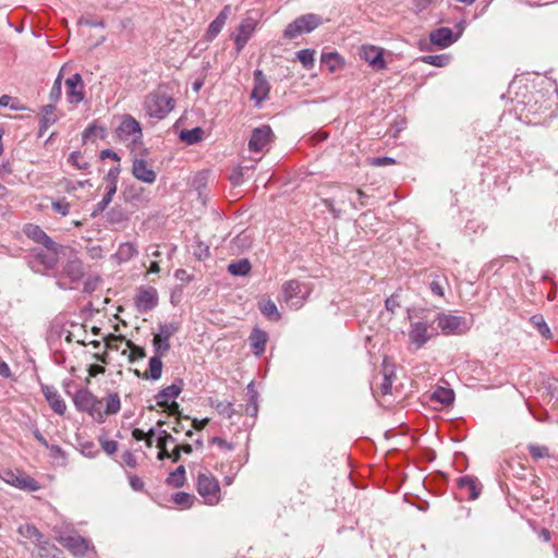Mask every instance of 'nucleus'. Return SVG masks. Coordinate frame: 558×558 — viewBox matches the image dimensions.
Listing matches in <instances>:
<instances>
[{"label": "nucleus", "instance_id": "nucleus-10", "mask_svg": "<svg viewBox=\"0 0 558 558\" xmlns=\"http://www.w3.org/2000/svg\"><path fill=\"white\" fill-rule=\"evenodd\" d=\"M117 135L121 141L125 143H138L143 136L140 122L132 116H124L117 129Z\"/></svg>", "mask_w": 558, "mask_h": 558}, {"label": "nucleus", "instance_id": "nucleus-23", "mask_svg": "<svg viewBox=\"0 0 558 558\" xmlns=\"http://www.w3.org/2000/svg\"><path fill=\"white\" fill-rule=\"evenodd\" d=\"M429 40L432 44L440 47V48H447L451 46L456 40L457 37L453 36V33L448 27H440L435 31H433L429 34Z\"/></svg>", "mask_w": 558, "mask_h": 558}, {"label": "nucleus", "instance_id": "nucleus-36", "mask_svg": "<svg viewBox=\"0 0 558 558\" xmlns=\"http://www.w3.org/2000/svg\"><path fill=\"white\" fill-rule=\"evenodd\" d=\"M126 349L122 350V354L125 355L126 351L129 350V361L131 363H134L138 360H143L146 356L145 349L142 347L136 345L131 340L125 341Z\"/></svg>", "mask_w": 558, "mask_h": 558}, {"label": "nucleus", "instance_id": "nucleus-21", "mask_svg": "<svg viewBox=\"0 0 558 558\" xmlns=\"http://www.w3.org/2000/svg\"><path fill=\"white\" fill-rule=\"evenodd\" d=\"M132 173L137 180H141L145 183H154L157 178L156 172L144 159H135L133 161Z\"/></svg>", "mask_w": 558, "mask_h": 558}, {"label": "nucleus", "instance_id": "nucleus-54", "mask_svg": "<svg viewBox=\"0 0 558 558\" xmlns=\"http://www.w3.org/2000/svg\"><path fill=\"white\" fill-rule=\"evenodd\" d=\"M223 25V23L215 19L208 26L206 34L207 39L213 40L215 37H217L218 34L221 32Z\"/></svg>", "mask_w": 558, "mask_h": 558}, {"label": "nucleus", "instance_id": "nucleus-62", "mask_svg": "<svg viewBox=\"0 0 558 558\" xmlns=\"http://www.w3.org/2000/svg\"><path fill=\"white\" fill-rule=\"evenodd\" d=\"M210 442L216 445L217 447H219L221 450H232L233 449V445L228 442L226 439L223 438H220V437H213L210 439Z\"/></svg>", "mask_w": 558, "mask_h": 558}, {"label": "nucleus", "instance_id": "nucleus-9", "mask_svg": "<svg viewBox=\"0 0 558 558\" xmlns=\"http://www.w3.org/2000/svg\"><path fill=\"white\" fill-rule=\"evenodd\" d=\"M0 477L8 484L28 492H37L40 485L36 480L20 470H3Z\"/></svg>", "mask_w": 558, "mask_h": 558}, {"label": "nucleus", "instance_id": "nucleus-16", "mask_svg": "<svg viewBox=\"0 0 558 558\" xmlns=\"http://www.w3.org/2000/svg\"><path fill=\"white\" fill-rule=\"evenodd\" d=\"M66 98L72 105H77L84 100V83L80 73L73 74L65 80Z\"/></svg>", "mask_w": 558, "mask_h": 558}, {"label": "nucleus", "instance_id": "nucleus-14", "mask_svg": "<svg viewBox=\"0 0 558 558\" xmlns=\"http://www.w3.org/2000/svg\"><path fill=\"white\" fill-rule=\"evenodd\" d=\"M58 541L76 556L85 555L89 549V542L77 533L60 534Z\"/></svg>", "mask_w": 558, "mask_h": 558}, {"label": "nucleus", "instance_id": "nucleus-25", "mask_svg": "<svg viewBox=\"0 0 558 558\" xmlns=\"http://www.w3.org/2000/svg\"><path fill=\"white\" fill-rule=\"evenodd\" d=\"M458 485L462 492L468 494L469 499L474 500L481 494V484L478 480L471 475L462 476L458 480Z\"/></svg>", "mask_w": 558, "mask_h": 558}, {"label": "nucleus", "instance_id": "nucleus-4", "mask_svg": "<svg viewBox=\"0 0 558 558\" xmlns=\"http://www.w3.org/2000/svg\"><path fill=\"white\" fill-rule=\"evenodd\" d=\"M83 275V263L77 257H73L63 265L62 270L58 274L57 284L61 289H75Z\"/></svg>", "mask_w": 558, "mask_h": 558}, {"label": "nucleus", "instance_id": "nucleus-22", "mask_svg": "<svg viewBox=\"0 0 558 558\" xmlns=\"http://www.w3.org/2000/svg\"><path fill=\"white\" fill-rule=\"evenodd\" d=\"M43 393L50 408L59 415H63L66 411V404L59 392L50 386L43 387Z\"/></svg>", "mask_w": 558, "mask_h": 558}, {"label": "nucleus", "instance_id": "nucleus-47", "mask_svg": "<svg viewBox=\"0 0 558 558\" xmlns=\"http://www.w3.org/2000/svg\"><path fill=\"white\" fill-rule=\"evenodd\" d=\"M322 62L328 65L329 70L333 72L341 65V58L337 52L323 53Z\"/></svg>", "mask_w": 558, "mask_h": 558}, {"label": "nucleus", "instance_id": "nucleus-44", "mask_svg": "<svg viewBox=\"0 0 558 558\" xmlns=\"http://www.w3.org/2000/svg\"><path fill=\"white\" fill-rule=\"evenodd\" d=\"M422 61L426 64L442 68L449 64L450 57L448 54H428L422 57Z\"/></svg>", "mask_w": 558, "mask_h": 558}, {"label": "nucleus", "instance_id": "nucleus-7", "mask_svg": "<svg viewBox=\"0 0 558 558\" xmlns=\"http://www.w3.org/2000/svg\"><path fill=\"white\" fill-rule=\"evenodd\" d=\"M433 323H437L438 328L446 336L462 335L470 329V325L465 318L452 314L439 313Z\"/></svg>", "mask_w": 558, "mask_h": 558}, {"label": "nucleus", "instance_id": "nucleus-55", "mask_svg": "<svg viewBox=\"0 0 558 558\" xmlns=\"http://www.w3.org/2000/svg\"><path fill=\"white\" fill-rule=\"evenodd\" d=\"M106 347L110 350H119L120 349V343L121 342H125V338L121 335L119 336H116V335H109L106 339Z\"/></svg>", "mask_w": 558, "mask_h": 558}, {"label": "nucleus", "instance_id": "nucleus-58", "mask_svg": "<svg viewBox=\"0 0 558 558\" xmlns=\"http://www.w3.org/2000/svg\"><path fill=\"white\" fill-rule=\"evenodd\" d=\"M193 254L198 260H203L209 256V247L208 245L198 242Z\"/></svg>", "mask_w": 558, "mask_h": 558}, {"label": "nucleus", "instance_id": "nucleus-53", "mask_svg": "<svg viewBox=\"0 0 558 558\" xmlns=\"http://www.w3.org/2000/svg\"><path fill=\"white\" fill-rule=\"evenodd\" d=\"M399 298V293L395 292L393 294L386 299L385 307L388 312L395 314L396 311L401 306Z\"/></svg>", "mask_w": 558, "mask_h": 558}, {"label": "nucleus", "instance_id": "nucleus-50", "mask_svg": "<svg viewBox=\"0 0 558 558\" xmlns=\"http://www.w3.org/2000/svg\"><path fill=\"white\" fill-rule=\"evenodd\" d=\"M38 258L47 268L54 267L57 263V244L53 248L47 250V253H39Z\"/></svg>", "mask_w": 558, "mask_h": 558}, {"label": "nucleus", "instance_id": "nucleus-33", "mask_svg": "<svg viewBox=\"0 0 558 558\" xmlns=\"http://www.w3.org/2000/svg\"><path fill=\"white\" fill-rule=\"evenodd\" d=\"M258 308L260 313L270 320L277 322L281 315L277 308V305L271 300H260L258 302Z\"/></svg>", "mask_w": 558, "mask_h": 558}, {"label": "nucleus", "instance_id": "nucleus-46", "mask_svg": "<svg viewBox=\"0 0 558 558\" xmlns=\"http://www.w3.org/2000/svg\"><path fill=\"white\" fill-rule=\"evenodd\" d=\"M211 405L216 409V411L228 418H231L234 414L233 404L227 401H216L211 402Z\"/></svg>", "mask_w": 558, "mask_h": 558}, {"label": "nucleus", "instance_id": "nucleus-24", "mask_svg": "<svg viewBox=\"0 0 558 558\" xmlns=\"http://www.w3.org/2000/svg\"><path fill=\"white\" fill-rule=\"evenodd\" d=\"M269 93V84L266 81L262 71L256 70L254 72V87L252 90L251 97L255 99L257 102L263 101L267 98Z\"/></svg>", "mask_w": 558, "mask_h": 558}, {"label": "nucleus", "instance_id": "nucleus-15", "mask_svg": "<svg viewBox=\"0 0 558 558\" xmlns=\"http://www.w3.org/2000/svg\"><path fill=\"white\" fill-rule=\"evenodd\" d=\"M360 57L375 71L386 69L383 48L376 46H362Z\"/></svg>", "mask_w": 558, "mask_h": 558}, {"label": "nucleus", "instance_id": "nucleus-26", "mask_svg": "<svg viewBox=\"0 0 558 558\" xmlns=\"http://www.w3.org/2000/svg\"><path fill=\"white\" fill-rule=\"evenodd\" d=\"M250 344L252 347L253 353L257 356L262 355L265 352L266 343L268 341V335L255 327L250 335Z\"/></svg>", "mask_w": 558, "mask_h": 558}, {"label": "nucleus", "instance_id": "nucleus-56", "mask_svg": "<svg viewBox=\"0 0 558 558\" xmlns=\"http://www.w3.org/2000/svg\"><path fill=\"white\" fill-rule=\"evenodd\" d=\"M355 194L357 195V202H354V201L352 199V202H351V207H352L353 209H355V210H359V209H361V208H363V207H365V206L367 205L366 199L368 198V196H367V194H366L364 191H362L361 189H357V190L355 191Z\"/></svg>", "mask_w": 558, "mask_h": 558}, {"label": "nucleus", "instance_id": "nucleus-19", "mask_svg": "<svg viewBox=\"0 0 558 558\" xmlns=\"http://www.w3.org/2000/svg\"><path fill=\"white\" fill-rule=\"evenodd\" d=\"M23 231L27 238L43 244L47 250H51L56 245V242L37 225L28 223L24 227Z\"/></svg>", "mask_w": 558, "mask_h": 558}, {"label": "nucleus", "instance_id": "nucleus-42", "mask_svg": "<svg viewBox=\"0 0 558 558\" xmlns=\"http://www.w3.org/2000/svg\"><path fill=\"white\" fill-rule=\"evenodd\" d=\"M185 482V469L183 465H180L177 468L175 471L170 473V475L167 478V483L175 488H179L184 485Z\"/></svg>", "mask_w": 558, "mask_h": 558}, {"label": "nucleus", "instance_id": "nucleus-51", "mask_svg": "<svg viewBox=\"0 0 558 558\" xmlns=\"http://www.w3.org/2000/svg\"><path fill=\"white\" fill-rule=\"evenodd\" d=\"M62 72L63 69H61L60 73L58 74L57 78L53 82V85L51 87L49 98L51 101L57 102L61 98L62 95Z\"/></svg>", "mask_w": 558, "mask_h": 558}, {"label": "nucleus", "instance_id": "nucleus-2", "mask_svg": "<svg viewBox=\"0 0 558 558\" xmlns=\"http://www.w3.org/2000/svg\"><path fill=\"white\" fill-rule=\"evenodd\" d=\"M174 100L161 87L150 92L144 100V109L150 118L161 120L173 109Z\"/></svg>", "mask_w": 558, "mask_h": 558}, {"label": "nucleus", "instance_id": "nucleus-8", "mask_svg": "<svg viewBox=\"0 0 558 558\" xmlns=\"http://www.w3.org/2000/svg\"><path fill=\"white\" fill-rule=\"evenodd\" d=\"M179 330V324L177 323H166L160 324L158 327V332L154 335L153 345L155 353L159 356H165L171 345L170 338L174 336Z\"/></svg>", "mask_w": 558, "mask_h": 558}, {"label": "nucleus", "instance_id": "nucleus-64", "mask_svg": "<svg viewBox=\"0 0 558 558\" xmlns=\"http://www.w3.org/2000/svg\"><path fill=\"white\" fill-rule=\"evenodd\" d=\"M82 452L86 457H94L95 453L97 452V450H96V447H95V445L93 442L87 441V442L82 445Z\"/></svg>", "mask_w": 558, "mask_h": 558}, {"label": "nucleus", "instance_id": "nucleus-60", "mask_svg": "<svg viewBox=\"0 0 558 558\" xmlns=\"http://www.w3.org/2000/svg\"><path fill=\"white\" fill-rule=\"evenodd\" d=\"M98 133L102 135L104 129L97 128L96 125H89L88 128L85 129V131L83 133V140L87 141V140L92 138L93 136H97Z\"/></svg>", "mask_w": 558, "mask_h": 558}, {"label": "nucleus", "instance_id": "nucleus-13", "mask_svg": "<svg viewBox=\"0 0 558 558\" xmlns=\"http://www.w3.org/2000/svg\"><path fill=\"white\" fill-rule=\"evenodd\" d=\"M432 324L426 320L412 323L409 331L410 341L417 348L423 347L435 335L434 330L429 331Z\"/></svg>", "mask_w": 558, "mask_h": 558}, {"label": "nucleus", "instance_id": "nucleus-1", "mask_svg": "<svg viewBox=\"0 0 558 558\" xmlns=\"http://www.w3.org/2000/svg\"><path fill=\"white\" fill-rule=\"evenodd\" d=\"M311 293L310 284L292 279L282 283L278 301L286 303L291 310H299L304 305Z\"/></svg>", "mask_w": 558, "mask_h": 558}, {"label": "nucleus", "instance_id": "nucleus-5", "mask_svg": "<svg viewBox=\"0 0 558 558\" xmlns=\"http://www.w3.org/2000/svg\"><path fill=\"white\" fill-rule=\"evenodd\" d=\"M197 492L204 498L205 504L210 506L217 505L221 499L219 482L209 472L198 474Z\"/></svg>", "mask_w": 558, "mask_h": 558}, {"label": "nucleus", "instance_id": "nucleus-37", "mask_svg": "<svg viewBox=\"0 0 558 558\" xmlns=\"http://www.w3.org/2000/svg\"><path fill=\"white\" fill-rule=\"evenodd\" d=\"M250 270L251 263L246 258L230 263L228 266V271L233 276H245Z\"/></svg>", "mask_w": 558, "mask_h": 558}, {"label": "nucleus", "instance_id": "nucleus-57", "mask_svg": "<svg viewBox=\"0 0 558 558\" xmlns=\"http://www.w3.org/2000/svg\"><path fill=\"white\" fill-rule=\"evenodd\" d=\"M52 209L61 216H66L70 211V204L65 198L52 202Z\"/></svg>", "mask_w": 558, "mask_h": 558}, {"label": "nucleus", "instance_id": "nucleus-45", "mask_svg": "<svg viewBox=\"0 0 558 558\" xmlns=\"http://www.w3.org/2000/svg\"><path fill=\"white\" fill-rule=\"evenodd\" d=\"M314 50L311 49H302L296 52L298 60L302 63V65L310 70L314 66L315 58Z\"/></svg>", "mask_w": 558, "mask_h": 558}, {"label": "nucleus", "instance_id": "nucleus-39", "mask_svg": "<svg viewBox=\"0 0 558 558\" xmlns=\"http://www.w3.org/2000/svg\"><path fill=\"white\" fill-rule=\"evenodd\" d=\"M107 192L104 195L102 199L96 205V209L93 211V216L95 217L98 213H101L106 209V207L111 203L114 193L117 192L116 183L107 184Z\"/></svg>", "mask_w": 558, "mask_h": 558}, {"label": "nucleus", "instance_id": "nucleus-31", "mask_svg": "<svg viewBox=\"0 0 558 558\" xmlns=\"http://www.w3.org/2000/svg\"><path fill=\"white\" fill-rule=\"evenodd\" d=\"M137 254V248L132 242H124L120 244L118 251L114 254V258L119 264L126 263Z\"/></svg>", "mask_w": 558, "mask_h": 558}, {"label": "nucleus", "instance_id": "nucleus-17", "mask_svg": "<svg viewBox=\"0 0 558 558\" xmlns=\"http://www.w3.org/2000/svg\"><path fill=\"white\" fill-rule=\"evenodd\" d=\"M158 303L157 290L153 287L140 288L136 296L135 304L140 312H148L153 310Z\"/></svg>", "mask_w": 558, "mask_h": 558}, {"label": "nucleus", "instance_id": "nucleus-27", "mask_svg": "<svg viewBox=\"0 0 558 558\" xmlns=\"http://www.w3.org/2000/svg\"><path fill=\"white\" fill-rule=\"evenodd\" d=\"M102 400L101 414L102 422H105L106 417L109 415L117 414L121 409V400L120 396L117 392L109 393Z\"/></svg>", "mask_w": 558, "mask_h": 558}, {"label": "nucleus", "instance_id": "nucleus-3", "mask_svg": "<svg viewBox=\"0 0 558 558\" xmlns=\"http://www.w3.org/2000/svg\"><path fill=\"white\" fill-rule=\"evenodd\" d=\"M73 402L77 411L86 412L96 422L102 423V400L98 399L88 389H80L73 396Z\"/></svg>", "mask_w": 558, "mask_h": 558}, {"label": "nucleus", "instance_id": "nucleus-29", "mask_svg": "<svg viewBox=\"0 0 558 558\" xmlns=\"http://www.w3.org/2000/svg\"><path fill=\"white\" fill-rule=\"evenodd\" d=\"M427 281L433 294L441 298L445 295V287L448 286V279L445 275L432 272L427 276Z\"/></svg>", "mask_w": 558, "mask_h": 558}, {"label": "nucleus", "instance_id": "nucleus-41", "mask_svg": "<svg viewBox=\"0 0 558 558\" xmlns=\"http://www.w3.org/2000/svg\"><path fill=\"white\" fill-rule=\"evenodd\" d=\"M204 131L201 128H194L192 130H183L180 133V138L192 145L196 144L203 138Z\"/></svg>", "mask_w": 558, "mask_h": 558}, {"label": "nucleus", "instance_id": "nucleus-30", "mask_svg": "<svg viewBox=\"0 0 558 558\" xmlns=\"http://www.w3.org/2000/svg\"><path fill=\"white\" fill-rule=\"evenodd\" d=\"M58 120L56 114V106L53 104L46 105L41 108L40 117V135L47 131Z\"/></svg>", "mask_w": 558, "mask_h": 558}, {"label": "nucleus", "instance_id": "nucleus-11", "mask_svg": "<svg viewBox=\"0 0 558 558\" xmlns=\"http://www.w3.org/2000/svg\"><path fill=\"white\" fill-rule=\"evenodd\" d=\"M272 138L274 133L269 125L255 128L248 141V149L254 153H260L272 142Z\"/></svg>", "mask_w": 558, "mask_h": 558}, {"label": "nucleus", "instance_id": "nucleus-61", "mask_svg": "<svg viewBox=\"0 0 558 558\" xmlns=\"http://www.w3.org/2000/svg\"><path fill=\"white\" fill-rule=\"evenodd\" d=\"M369 163L375 167H385L395 163V159L389 157H376L372 158Z\"/></svg>", "mask_w": 558, "mask_h": 558}, {"label": "nucleus", "instance_id": "nucleus-40", "mask_svg": "<svg viewBox=\"0 0 558 558\" xmlns=\"http://www.w3.org/2000/svg\"><path fill=\"white\" fill-rule=\"evenodd\" d=\"M165 439H170L172 442L175 441V438L172 437L168 432L161 430L159 433L158 439H157V448L159 449L157 458L159 460H165L170 458V452L165 448Z\"/></svg>", "mask_w": 558, "mask_h": 558}, {"label": "nucleus", "instance_id": "nucleus-43", "mask_svg": "<svg viewBox=\"0 0 558 558\" xmlns=\"http://www.w3.org/2000/svg\"><path fill=\"white\" fill-rule=\"evenodd\" d=\"M247 395L250 396V399L245 405V412L251 416H256L258 411L257 392L254 390L252 383L247 386Z\"/></svg>", "mask_w": 558, "mask_h": 558}, {"label": "nucleus", "instance_id": "nucleus-63", "mask_svg": "<svg viewBox=\"0 0 558 558\" xmlns=\"http://www.w3.org/2000/svg\"><path fill=\"white\" fill-rule=\"evenodd\" d=\"M16 100L9 95H2L0 97V106L1 107H10L11 109L17 110L19 106L16 105Z\"/></svg>", "mask_w": 558, "mask_h": 558}, {"label": "nucleus", "instance_id": "nucleus-49", "mask_svg": "<svg viewBox=\"0 0 558 558\" xmlns=\"http://www.w3.org/2000/svg\"><path fill=\"white\" fill-rule=\"evenodd\" d=\"M527 450L534 460L549 457V449L546 446L530 444Z\"/></svg>", "mask_w": 558, "mask_h": 558}, {"label": "nucleus", "instance_id": "nucleus-18", "mask_svg": "<svg viewBox=\"0 0 558 558\" xmlns=\"http://www.w3.org/2000/svg\"><path fill=\"white\" fill-rule=\"evenodd\" d=\"M353 193L354 192L350 187L338 186L337 187V192L333 195V197L324 198L323 203L329 209V211L332 214V216L335 218H338V217H340V215L342 213V209L341 208H337L335 206L336 199L339 203H341V204H344L345 202H349L351 204Z\"/></svg>", "mask_w": 558, "mask_h": 558}, {"label": "nucleus", "instance_id": "nucleus-48", "mask_svg": "<svg viewBox=\"0 0 558 558\" xmlns=\"http://www.w3.org/2000/svg\"><path fill=\"white\" fill-rule=\"evenodd\" d=\"M68 161L78 170H87L90 166L89 162L83 158L80 151H72Z\"/></svg>", "mask_w": 558, "mask_h": 558}, {"label": "nucleus", "instance_id": "nucleus-32", "mask_svg": "<svg viewBox=\"0 0 558 558\" xmlns=\"http://www.w3.org/2000/svg\"><path fill=\"white\" fill-rule=\"evenodd\" d=\"M19 533L21 536L32 539L38 546L46 543L44 535L34 525L23 524L19 527Z\"/></svg>", "mask_w": 558, "mask_h": 558}, {"label": "nucleus", "instance_id": "nucleus-59", "mask_svg": "<svg viewBox=\"0 0 558 558\" xmlns=\"http://www.w3.org/2000/svg\"><path fill=\"white\" fill-rule=\"evenodd\" d=\"M102 450L108 454H113L118 450V442L112 439H100Z\"/></svg>", "mask_w": 558, "mask_h": 558}, {"label": "nucleus", "instance_id": "nucleus-6", "mask_svg": "<svg viewBox=\"0 0 558 558\" xmlns=\"http://www.w3.org/2000/svg\"><path fill=\"white\" fill-rule=\"evenodd\" d=\"M322 17L314 13L301 15L288 24L283 32V37L287 39H293L304 33H310L322 24Z\"/></svg>", "mask_w": 558, "mask_h": 558}, {"label": "nucleus", "instance_id": "nucleus-20", "mask_svg": "<svg viewBox=\"0 0 558 558\" xmlns=\"http://www.w3.org/2000/svg\"><path fill=\"white\" fill-rule=\"evenodd\" d=\"M392 371H389L386 366L380 375L375 377V383L372 384L373 393L387 396L391 392L392 387Z\"/></svg>", "mask_w": 558, "mask_h": 558}, {"label": "nucleus", "instance_id": "nucleus-28", "mask_svg": "<svg viewBox=\"0 0 558 558\" xmlns=\"http://www.w3.org/2000/svg\"><path fill=\"white\" fill-rule=\"evenodd\" d=\"M182 391V384H172L158 392L156 401L159 407H167L169 400H174Z\"/></svg>", "mask_w": 558, "mask_h": 558}, {"label": "nucleus", "instance_id": "nucleus-35", "mask_svg": "<svg viewBox=\"0 0 558 558\" xmlns=\"http://www.w3.org/2000/svg\"><path fill=\"white\" fill-rule=\"evenodd\" d=\"M531 325H533L542 337L545 339H551L553 333L542 314H535L530 318Z\"/></svg>", "mask_w": 558, "mask_h": 558}, {"label": "nucleus", "instance_id": "nucleus-52", "mask_svg": "<svg viewBox=\"0 0 558 558\" xmlns=\"http://www.w3.org/2000/svg\"><path fill=\"white\" fill-rule=\"evenodd\" d=\"M172 499L177 505L182 506L184 508H190L192 507L195 497L191 494L179 492L174 494Z\"/></svg>", "mask_w": 558, "mask_h": 558}, {"label": "nucleus", "instance_id": "nucleus-38", "mask_svg": "<svg viewBox=\"0 0 558 558\" xmlns=\"http://www.w3.org/2000/svg\"><path fill=\"white\" fill-rule=\"evenodd\" d=\"M161 357L155 353L153 357L149 360V375L145 374L144 378H151L157 380L161 377L162 373V362Z\"/></svg>", "mask_w": 558, "mask_h": 558}, {"label": "nucleus", "instance_id": "nucleus-12", "mask_svg": "<svg viewBox=\"0 0 558 558\" xmlns=\"http://www.w3.org/2000/svg\"><path fill=\"white\" fill-rule=\"evenodd\" d=\"M258 21L252 16H247L240 23L236 34L234 35V45L238 52L242 51L250 38L256 31Z\"/></svg>", "mask_w": 558, "mask_h": 558}, {"label": "nucleus", "instance_id": "nucleus-34", "mask_svg": "<svg viewBox=\"0 0 558 558\" xmlns=\"http://www.w3.org/2000/svg\"><path fill=\"white\" fill-rule=\"evenodd\" d=\"M430 399L435 402L440 403L441 405H449L454 400V393L449 388L438 387L432 393Z\"/></svg>", "mask_w": 558, "mask_h": 558}]
</instances>
